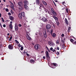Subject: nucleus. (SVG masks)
I'll return each mask as SVG.
<instances>
[{"instance_id":"nucleus-1","label":"nucleus","mask_w":76,"mask_h":76,"mask_svg":"<svg viewBox=\"0 0 76 76\" xmlns=\"http://www.w3.org/2000/svg\"><path fill=\"white\" fill-rule=\"evenodd\" d=\"M39 6H40L39 9H41L40 11L42 13H47V10L45 8L43 4L40 3L39 5Z\"/></svg>"},{"instance_id":"nucleus-2","label":"nucleus","mask_w":76,"mask_h":76,"mask_svg":"<svg viewBox=\"0 0 76 76\" xmlns=\"http://www.w3.org/2000/svg\"><path fill=\"white\" fill-rule=\"evenodd\" d=\"M25 16V13L24 12H22L21 13H19L18 15V17L19 19H21L22 18V17Z\"/></svg>"},{"instance_id":"nucleus-3","label":"nucleus","mask_w":76,"mask_h":76,"mask_svg":"<svg viewBox=\"0 0 76 76\" xmlns=\"http://www.w3.org/2000/svg\"><path fill=\"white\" fill-rule=\"evenodd\" d=\"M18 5L19 6V9L21 10L22 9V2H18Z\"/></svg>"},{"instance_id":"nucleus-4","label":"nucleus","mask_w":76,"mask_h":76,"mask_svg":"<svg viewBox=\"0 0 76 76\" xmlns=\"http://www.w3.org/2000/svg\"><path fill=\"white\" fill-rule=\"evenodd\" d=\"M34 47L35 50H37L38 49L40 48V45L38 44L35 45Z\"/></svg>"},{"instance_id":"nucleus-5","label":"nucleus","mask_w":76,"mask_h":76,"mask_svg":"<svg viewBox=\"0 0 76 76\" xmlns=\"http://www.w3.org/2000/svg\"><path fill=\"white\" fill-rule=\"evenodd\" d=\"M51 10L53 16H57V13H56V12L54 11V9H53V8L51 9Z\"/></svg>"},{"instance_id":"nucleus-6","label":"nucleus","mask_w":76,"mask_h":76,"mask_svg":"<svg viewBox=\"0 0 76 76\" xmlns=\"http://www.w3.org/2000/svg\"><path fill=\"white\" fill-rule=\"evenodd\" d=\"M48 44L51 46V47H53L54 45L55 44L54 43L51 42V41H49L48 42Z\"/></svg>"},{"instance_id":"nucleus-7","label":"nucleus","mask_w":76,"mask_h":76,"mask_svg":"<svg viewBox=\"0 0 76 76\" xmlns=\"http://www.w3.org/2000/svg\"><path fill=\"white\" fill-rule=\"evenodd\" d=\"M15 30L16 31H18L19 27H18V26L17 24H15Z\"/></svg>"},{"instance_id":"nucleus-8","label":"nucleus","mask_w":76,"mask_h":76,"mask_svg":"<svg viewBox=\"0 0 76 76\" xmlns=\"http://www.w3.org/2000/svg\"><path fill=\"white\" fill-rule=\"evenodd\" d=\"M46 29L48 30V29H50V28L51 27V25L50 24H48L46 25Z\"/></svg>"},{"instance_id":"nucleus-9","label":"nucleus","mask_w":76,"mask_h":76,"mask_svg":"<svg viewBox=\"0 0 76 76\" xmlns=\"http://www.w3.org/2000/svg\"><path fill=\"white\" fill-rule=\"evenodd\" d=\"M8 48L10 50H13V46H12V45H8Z\"/></svg>"},{"instance_id":"nucleus-10","label":"nucleus","mask_w":76,"mask_h":76,"mask_svg":"<svg viewBox=\"0 0 76 76\" xmlns=\"http://www.w3.org/2000/svg\"><path fill=\"white\" fill-rule=\"evenodd\" d=\"M46 58H48H48H50V57L49 55H48V51H47V50L46 51Z\"/></svg>"},{"instance_id":"nucleus-11","label":"nucleus","mask_w":76,"mask_h":76,"mask_svg":"<svg viewBox=\"0 0 76 76\" xmlns=\"http://www.w3.org/2000/svg\"><path fill=\"white\" fill-rule=\"evenodd\" d=\"M43 36L45 38L47 37V32L45 31L43 32Z\"/></svg>"},{"instance_id":"nucleus-12","label":"nucleus","mask_w":76,"mask_h":76,"mask_svg":"<svg viewBox=\"0 0 76 76\" xmlns=\"http://www.w3.org/2000/svg\"><path fill=\"white\" fill-rule=\"evenodd\" d=\"M42 20L43 22H47V19L43 17L42 18Z\"/></svg>"},{"instance_id":"nucleus-13","label":"nucleus","mask_w":76,"mask_h":76,"mask_svg":"<svg viewBox=\"0 0 76 76\" xmlns=\"http://www.w3.org/2000/svg\"><path fill=\"white\" fill-rule=\"evenodd\" d=\"M9 18L11 20H13L14 19V17L10 15L9 17Z\"/></svg>"},{"instance_id":"nucleus-14","label":"nucleus","mask_w":76,"mask_h":76,"mask_svg":"<svg viewBox=\"0 0 76 76\" xmlns=\"http://www.w3.org/2000/svg\"><path fill=\"white\" fill-rule=\"evenodd\" d=\"M24 8L26 10H29V7H28V6L26 5V4H24Z\"/></svg>"},{"instance_id":"nucleus-15","label":"nucleus","mask_w":76,"mask_h":76,"mask_svg":"<svg viewBox=\"0 0 76 76\" xmlns=\"http://www.w3.org/2000/svg\"><path fill=\"white\" fill-rule=\"evenodd\" d=\"M53 18L55 19L56 22L58 21V18L55 16H53Z\"/></svg>"},{"instance_id":"nucleus-16","label":"nucleus","mask_w":76,"mask_h":76,"mask_svg":"<svg viewBox=\"0 0 76 76\" xmlns=\"http://www.w3.org/2000/svg\"><path fill=\"white\" fill-rule=\"evenodd\" d=\"M36 3L37 4V5H39V0H36Z\"/></svg>"},{"instance_id":"nucleus-17","label":"nucleus","mask_w":76,"mask_h":76,"mask_svg":"<svg viewBox=\"0 0 76 76\" xmlns=\"http://www.w3.org/2000/svg\"><path fill=\"white\" fill-rule=\"evenodd\" d=\"M24 3L26 5H28V4H29V2L27 1H24Z\"/></svg>"},{"instance_id":"nucleus-18","label":"nucleus","mask_w":76,"mask_h":76,"mask_svg":"<svg viewBox=\"0 0 76 76\" xmlns=\"http://www.w3.org/2000/svg\"><path fill=\"white\" fill-rule=\"evenodd\" d=\"M27 39L31 41V38L27 34Z\"/></svg>"},{"instance_id":"nucleus-19","label":"nucleus","mask_w":76,"mask_h":76,"mask_svg":"<svg viewBox=\"0 0 76 76\" xmlns=\"http://www.w3.org/2000/svg\"><path fill=\"white\" fill-rule=\"evenodd\" d=\"M65 22L66 24L67 25H69V22L68 21V20H67V18H65Z\"/></svg>"},{"instance_id":"nucleus-20","label":"nucleus","mask_w":76,"mask_h":76,"mask_svg":"<svg viewBox=\"0 0 76 76\" xmlns=\"http://www.w3.org/2000/svg\"><path fill=\"white\" fill-rule=\"evenodd\" d=\"M26 49H25L24 50V52H23V54L24 55H25V54H26L28 52H26Z\"/></svg>"},{"instance_id":"nucleus-21","label":"nucleus","mask_w":76,"mask_h":76,"mask_svg":"<svg viewBox=\"0 0 76 76\" xmlns=\"http://www.w3.org/2000/svg\"><path fill=\"white\" fill-rule=\"evenodd\" d=\"M51 35L53 37H56V34L55 33H53V34H52Z\"/></svg>"},{"instance_id":"nucleus-22","label":"nucleus","mask_w":76,"mask_h":76,"mask_svg":"<svg viewBox=\"0 0 76 76\" xmlns=\"http://www.w3.org/2000/svg\"><path fill=\"white\" fill-rule=\"evenodd\" d=\"M42 2L43 3V4H44L45 6H47V4L46 2L44 1H42Z\"/></svg>"},{"instance_id":"nucleus-23","label":"nucleus","mask_w":76,"mask_h":76,"mask_svg":"<svg viewBox=\"0 0 76 76\" xmlns=\"http://www.w3.org/2000/svg\"><path fill=\"white\" fill-rule=\"evenodd\" d=\"M53 65L54 66H52V68H53V69H54V68H55V67H54V66H57V64L53 63Z\"/></svg>"},{"instance_id":"nucleus-24","label":"nucleus","mask_w":76,"mask_h":76,"mask_svg":"<svg viewBox=\"0 0 76 76\" xmlns=\"http://www.w3.org/2000/svg\"><path fill=\"white\" fill-rule=\"evenodd\" d=\"M9 27L10 29H13V26H12V24H10Z\"/></svg>"},{"instance_id":"nucleus-25","label":"nucleus","mask_w":76,"mask_h":76,"mask_svg":"<svg viewBox=\"0 0 76 76\" xmlns=\"http://www.w3.org/2000/svg\"><path fill=\"white\" fill-rule=\"evenodd\" d=\"M70 41L73 44V43H74L73 42H74V40H73L72 39H71L70 40Z\"/></svg>"},{"instance_id":"nucleus-26","label":"nucleus","mask_w":76,"mask_h":76,"mask_svg":"<svg viewBox=\"0 0 76 76\" xmlns=\"http://www.w3.org/2000/svg\"><path fill=\"white\" fill-rule=\"evenodd\" d=\"M70 29H71V27H69V28H68V32H70Z\"/></svg>"},{"instance_id":"nucleus-27","label":"nucleus","mask_w":76,"mask_h":76,"mask_svg":"<svg viewBox=\"0 0 76 76\" xmlns=\"http://www.w3.org/2000/svg\"><path fill=\"white\" fill-rule=\"evenodd\" d=\"M53 29H51L50 30V32L51 35H52V34H53Z\"/></svg>"},{"instance_id":"nucleus-28","label":"nucleus","mask_w":76,"mask_h":76,"mask_svg":"<svg viewBox=\"0 0 76 76\" xmlns=\"http://www.w3.org/2000/svg\"><path fill=\"white\" fill-rule=\"evenodd\" d=\"M62 48L64 49L65 48V44L64 43L62 45Z\"/></svg>"},{"instance_id":"nucleus-29","label":"nucleus","mask_w":76,"mask_h":76,"mask_svg":"<svg viewBox=\"0 0 76 76\" xmlns=\"http://www.w3.org/2000/svg\"><path fill=\"white\" fill-rule=\"evenodd\" d=\"M30 62L31 63H34V61L33 60H30Z\"/></svg>"},{"instance_id":"nucleus-30","label":"nucleus","mask_w":76,"mask_h":76,"mask_svg":"<svg viewBox=\"0 0 76 76\" xmlns=\"http://www.w3.org/2000/svg\"><path fill=\"white\" fill-rule=\"evenodd\" d=\"M56 22L57 26H58V25H59V24H60L59 22H58V21H56Z\"/></svg>"},{"instance_id":"nucleus-31","label":"nucleus","mask_w":76,"mask_h":76,"mask_svg":"<svg viewBox=\"0 0 76 76\" xmlns=\"http://www.w3.org/2000/svg\"><path fill=\"white\" fill-rule=\"evenodd\" d=\"M18 46L20 48V47H22V46L20 45V43H19V44H18Z\"/></svg>"},{"instance_id":"nucleus-32","label":"nucleus","mask_w":76,"mask_h":76,"mask_svg":"<svg viewBox=\"0 0 76 76\" xmlns=\"http://www.w3.org/2000/svg\"><path fill=\"white\" fill-rule=\"evenodd\" d=\"M11 8L12 9V10H14V11H15V8H14V7H12Z\"/></svg>"},{"instance_id":"nucleus-33","label":"nucleus","mask_w":76,"mask_h":76,"mask_svg":"<svg viewBox=\"0 0 76 76\" xmlns=\"http://www.w3.org/2000/svg\"><path fill=\"white\" fill-rule=\"evenodd\" d=\"M15 41L17 43V44H19V42H18L17 40H15Z\"/></svg>"},{"instance_id":"nucleus-34","label":"nucleus","mask_w":76,"mask_h":76,"mask_svg":"<svg viewBox=\"0 0 76 76\" xmlns=\"http://www.w3.org/2000/svg\"><path fill=\"white\" fill-rule=\"evenodd\" d=\"M12 39V37L11 36L10 39H9V41H11V40Z\"/></svg>"},{"instance_id":"nucleus-35","label":"nucleus","mask_w":76,"mask_h":76,"mask_svg":"<svg viewBox=\"0 0 76 76\" xmlns=\"http://www.w3.org/2000/svg\"><path fill=\"white\" fill-rule=\"evenodd\" d=\"M1 19L2 20V21L3 22H4V20L3 19V18H1Z\"/></svg>"},{"instance_id":"nucleus-36","label":"nucleus","mask_w":76,"mask_h":76,"mask_svg":"<svg viewBox=\"0 0 76 76\" xmlns=\"http://www.w3.org/2000/svg\"><path fill=\"white\" fill-rule=\"evenodd\" d=\"M5 11H6V12H9V9H8V8H6Z\"/></svg>"},{"instance_id":"nucleus-37","label":"nucleus","mask_w":76,"mask_h":76,"mask_svg":"<svg viewBox=\"0 0 76 76\" xmlns=\"http://www.w3.org/2000/svg\"><path fill=\"white\" fill-rule=\"evenodd\" d=\"M47 48V50H48V52H50V49H48V47H46Z\"/></svg>"},{"instance_id":"nucleus-38","label":"nucleus","mask_w":76,"mask_h":76,"mask_svg":"<svg viewBox=\"0 0 76 76\" xmlns=\"http://www.w3.org/2000/svg\"><path fill=\"white\" fill-rule=\"evenodd\" d=\"M20 50L21 51H22L23 50V47H21Z\"/></svg>"},{"instance_id":"nucleus-39","label":"nucleus","mask_w":76,"mask_h":76,"mask_svg":"<svg viewBox=\"0 0 76 76\" xmlns=\"http://www.w3.org/2000/svg\"><path fill=\"white\" fill-rule=\"evenodd\" d=\"M56 44H58V43H59V40H58L56 41Z\"/></svg>"},{"instance_id":"nucleus-40","label":"nucleus","mask_w":76,"mask_h":76,"mask_svg":"<svg viewBox=\"0 0 76 76\" xmlns=\"http://www.w3.org/2000/svg\"><path fill=\"white\" fill-rule=\"evenodd\" d=\"M61 42H63V43H64H64H65V41H64V40H61Z\"/></svg>"},{"instance_id":"nucleus-41","label":"nucleus","mask_w":76,"mask_h":76,"mask_svg":"<svg viewBox=\"0 0 76 76\" xmlns=\"http://www.w3.org/2000/svg\"><path fill=\"white\" fill-rule=\"evenodd\" d=\"M66 13H68L69 12V11H68V9L67 8L66 9Z\"/></svg>"},{"instance_id":"nucleus-42","label":"nucleus","mask_w":76,"mask_h":76,"mask_svg":"<svg viewBox=\"0 0 76 76\" xmlns=\"http://www.w3.org/2000/svg\"><path fill=\"white\" fill-rule=\"evenodd\" d=\"M61 36L62 37H64V34H62L61 35Z\"/></svg>"},{"instance_id":"nucleus-43","label":"nucleus","mask_w":76,"mask_h":76,"mask_svg":"<svg viewBox=\"0 0 76 76\" xmlns=\"http://www.w3.org/2000/svg\"><path fill=\"white\" fill-rule=\"evenodd\" d=\"M56 54L57 55H59V54H60L59 52H58V51L57 52V53H56Z\"/></svg>"},{"instance_id":"nucleus-44","label":"nucleus","mask_w":76,"mask_h":76,"mask_svg":"<svg viewBox=\"0 0 76 76\" xmlns=\"http://www.w3.org/2000/svg\"><path fill=\"white\" fill-rule=\"evenodd\" d=\"M53 49V48L52 47L51 48H50V51H52Z\"/></svg>"},{"instance_id":"nucleus-45","label":"nucleus","mask_w":76,"mask_h":76,"mask_svg":"<svg viewBox=\"0 0 76 76\" xmlns=\"http://www.w3.org/2000/svg\"><path fill=\"white\" fill-rule=\"evenodd\" d=\"M10 11L12 14H13V11H12V10H11Z\"/></svg>"},{"instance_id":"nucleus-46","label":"nucleus","mask_w":76,"mask_h":76,"mask_svg":"<svg viewBox=\"0 0 76 76\" xmlns=\"http://www.w3.org/2000/svg\"><path fill=\"white\" fill-rule=\"evenodd\" d=\"M18 26H19V27H21V26H22V25H21V24H19L18 25Z\"/></svg>"},{"instance_id":"nucleus-47","label":"nucleus","mask_w":76,"mask_h":76,"mask_svg":"<svg viewBox=\"0 0 76 76\" xmlns=\"http://www.w3.org/2000/svg\"><path fill=\"white\" fill-rule=\"evenodd\" d=\"M52 51H53V52H54V51H55V52H56V51H55V49L52 50Z\"/></svg>"},{"instance_id":"nucleus-48","label":"nucleus","mask_w":76,"mask_h":76,"mask_svg":"<svg viewBox=\"0 0 76 76\" xmlns=\"http://www.w3.org/2000/svg\"><path fill=\"white\" fill-rule=\"evenodd\" d=\"M3 27H4V28H5V27H6V25L4 24L3 25Z\"/></svg>"},{"instance_id":"nucleus-49","label":"nucleus","mask_w":76,"mask_h":76,"mask_svg":"<svg viewBox=\"0 0 76 76\" xmlns=\"http://www.w3.org/2000/svg\"><path fill=\"white\" fill-rule=\"evenodd\" d=\"M9 15H11L12 14H11V13L10 12H9L8 13Z\"/></svg>"},{"instance_id":"nucleus-50","label":"nucleus","mask_w":76,"mask_h":76,"mask_svg":"<svg viewBox=\"0 0 76 76\" xmlns=\"http://www.w3.org/2000/svg\"><path fill=\"white\" fill-rule=\"evenodd\" d=\"M57 50H59L60 49L59 48V47H57Z\"/></svg>"},{"instance_id":"nucleus-51","label":"nucleus","mask_w":76,"mask_h":76,"mask_svg":"<svg viewBox=\"0 0 76 76\" xmlns=\"http://www.w3.org/2000/svg\"><path fill=\"white\" fill-rule=\"evenodd\" d=\"M74 42L73 43V44H75V45H76V41L75 42Z\"/></svg>"},{"instance_id":"nucleus-52","label":"nucleus","mask_w":76,"mask_h":76,"mask_svg":"<svg viewBox=\"0 0 76 76\" xmlns=\"http://www.w3.org/2000/svg\"><path fill=\"white\" fill-rule=\"evenodd\" d=\"M43 58H44V59H45V56H43Z\"/></svg>"},{"instance_id":"nucleus-53","label":"nucleus","mask_w":76,"mask_h":76,"mask_svg":"<svg viewBox=\"0 0 76 76\" xmlns=\"http://www.w3.org/2000/svg\"><path fill=\"white\" fill-rule=\"evenodd\" d=\"M27 54H26V55H27V56H29V54H28V53H26Z\"/></svg>"},{"instance_id":"nucleus-54","label":"nucleus","mask_w":76,"mask_h":76,"mask_svg":"<svg viewBox=\"0 0 76 76\" xmlns=\"http://www.w3.org/2000/svg\"><path fill=\"white\" fill-rule=\"evenodd\" d=\"M0 26H3V25H2V24L1 23H0Z\"/></svg>"},{"instance_id":"nucleus-55","label":"nucleus","mask_w":76,"mask_h":76,"mask_svg":"<svg viewBox=\"0 0 76 76\" xmlns=\"http://www.w3.org/2000/svg\"><path fill=\"white\" fill-rule=\"evenodd\" d=\"M49 15H52V13H51V12H50V13H49Z\"/></svg>"},{"instance_id":"nucleus-56","label":"nucleus","mask_w":76,"mask_h":76,"mask_svg":"<svg viewBox=\"0 0 76 76\" xmlns=\"http://www.w3.org/2000/svg\"><path fill=\"white\" fill-rule=\"evenodd\" d=\"M10 23H11V24L13 23V22H12V21H11L10 22Z\"/></svg>"},{"instance_id":"nucleus-57","label":"nucleus","mask_w":76,"mask_h":76,"mask_svg":"<svg viewBox=\"0 0 76 76\" xmlns=\"http://www.w3.org/2000/svg\"><path fill=\"white\" fill-rule=\"evenodd\" d=\"M55 2H58V1L57 0H55Z\"/></svg>"},{"instance_id":"nucleus-58","label":"nucleus","mask_w":76,"mask_h":76,"mask_svg":"<svg viewBox=\"0 0 76 76\" xmlns=\"http://www.w3.org/2000/svg\"><path fill=\"white\" fill-rule=\"evenodd\" d=\"M1 14H0V18H1Z\"/></svg>"},{"instance_id":"nucleus-59","label":"nucleus","mask_w":76,"mask_h":76,"mask_svg":"<svg viewBox=\"0 0 76 76\" xmlns=\"http://www.w3.org/2000/svg\"><path fill=\"white\" fill-rule=\"evenodd\" d=\"M48 14H50V12H49V11H48Z\"/></svg>"},{"instance_id":"nucleus-60","label":"nucleus","mask_w":76,"mask_h":76,"mask_svg":"<svg viewBox=\"0 0 76 76\" xmlns=\"http://www.w3.org/2000/svg\"><path fill=\"white\" fill-rule=\"evenodd\" d=\"M0 26L1 28H3V26Z\"/></svg>"},{"instance_id":"nucleus-61","label":"nucleus","mask_w":76,"mask_h":76,"mask_svg":"<svg viewBox=\"0 0 76 76\" xmlns=\"http://www.w3.org/2000/svg\"><path fill=\"white\" fill-rule=\"evenodd\" d=\"M10 34L9 33H8L7 34V35H8V36H9V35Z\"/></svg>"},{"instance_id":"nucleus-62","label":"nucleus","mask_w":76,"mask_h":76,"mask_svg":"<svg viewBox=\"0 0 76 76\" xmlns=\"http://www.w3.org/2000/svg\"><path fill=\"white\" fill-rule=\"evenodd\" d=\"M43 52H44V51H42L41 53H43Z\"/></svg>"},{"instance_id":"nucleus-63","label":"nucleus","mask_w":76,"mask_h":76,"mask_svg":"<svg viewBox=\"0 0 76 76\" xmlns=\"http://www.w3.org/2000/svg\"><path fill=\"white\" fill-rule=\"evenodd\" d=\"M50 32V31H49V30H48L47 31V32Z\"/></svg>"},{"instance_id":"nucleus-64","label":"nucleus","mask_w":76,"mask_h":76,"mask_svg":"<svg viewBox=\"0 0 76 76\" xmlns=\"http://www.w3.org/2000/svg\"><path fill=\"white\" fill-rule=\"evenodd\" d=\"M3 1H4V2H6V0H3Z\"/></svg>"}]
</instances>
